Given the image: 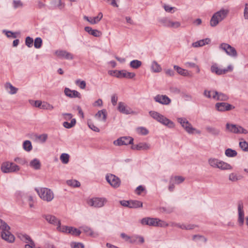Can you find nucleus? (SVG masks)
I'll list each match as a JSON object with an SVG mask.
<instances>
[{
  "label": "nucleus",
  "mask_w": 248,
  "mask_h": 248,
  "mask_svg": "<svg viewBox=\"0 0 248 248\" xmlns=\"http://www.w3.org/2000/svg\"><path fill=\"white\" fill-rule=\"evenodd\" d=\"M137 132L143 135H146L148 134L149 131L148 130L143 127H140L137 128Z\"/></svg>",
  "instance_id": "nucleus-49"
},
{
  "label": "nucleus",
  "mask_w": 248,
  "mask_h": 248,
  "mask_svg": "<svg viewBox=\"0 0 248 248\" xmlns=\"http://www.w3.org/2000/svg\"><path fill=\"white\" fill-rule=\"evenodd\" d=\"M206 132L214 137H217L220 135L221 131L219 129L210 126L205 127Z\"/></svg>",
  "instance_id": "nucleus-24"
},
{
  "label": "nucleus",
  "mask_w": 248,
  "mask_h": 248,
  "mask_svg": "<svg viewBox=\"0 0 248 248\" xmlns=\"http://www.w3.org/2000/svg\"><path fill=\"white\" fill-rule=\"evenodd\" d=\"M42 40L40 37L36 38L34 40V46L36 48H39L41 47Z\"/></svg>",
  "instance_id": "nucleus-46"
},
{
  "label": "nucleus",
  "mask_w": 248,
  "mask_h": 248,
  "mask_svg": "<svg viewBox=\"0 0 248 248\" xmlns=\"http://www.w3.org/2000/svg\"><path fill=\"white\" fill-rule=\"evenodd\" d=\"M23 147L24 149L27 152L31 151L32 148L31 142L30 140H25L23 142Z\"/></svg>",
  "instance_id": "nucleus-39"
},
{
  "label": "nucleus",
  "mask_w": 248,
  "mask_h": 248,
  "mask_svg": "<svg viewBox=\"0 0 248 248\" xmlns=\"http://www.w3.org/2000/svg\"><path fill=\"white\" fill-rule=\"evenodd\" d=\"M19 167L12 162H5L2 163L1 170L3 173H11L19 170Z\"/></svg>",
  "instance_id": "nucleus-5"
},
{
  "label": "nucleus",
  "mask_w": 248,
  "mask_h": 248,
  "mask_svg": "<svg viewBox=\"0 0 248 248\" xmlns=\"http://www.w3.org/2000/svg\"><path fill=\"white\" fill-rule=\"evenodd\" d=\"M225 155L229 157H235L237 155V152L235 150L228 148L225 150Z\"/></svg>",
  "instance_id": "nucleus-36"
},
{
  "label": "nucleus",
  "mask_w": 248,
  "mask_h": 248,
  "mask_svg": "<svg viewBox=\"0 0 248 248\" xmlns=\"http://www.w3.org/2000/svg\"><path fill=\"white\" fill-rule=\"evenodd\" d=\"M76 83L78 85V86L82 89H84L86 87V82L85 81H80V80H77L76 81Z\"/></svg>",
  "instance_id": "nucleus-55"
},
{
  "label": "nucleus",
  "mask_w": 248,
  "mask_h": 248,
  "mask_svg": "<svg viewBox=\"0 0 248 248\" xmlns=\"http://www.w3.org/2000/svg\"><path fill=\"white\" fill-rule=\"evenodd\" d=\"M217 168L221 170H232V167L229 164L220 160Z\"/></svg>",
  "instance_id": "nucleus-34"
},
{
  "label": "nucleus",
  "mask_w": 248,
  "mask_h": 248,
  "mask_svg": "<svg viewBox=\"0 0 248 248\" xmlns=\"http://www.w3.org/2000/svg\"><path fill=\"white\" fill-rule=\"evenodd\" d=\"M239 146L244 151H248V143L245 141H240Z\"/></svg>",
  "instance_id": "nucleus-50"
},
{
  "label": "nucleus",
  "mask_w": 248,
  "mask_h": 248,
  "mask_svg": "<svg viewBox=\"0 0 248 248\" xmlns=\"http://www.w3.org/2000/svg\"><path fill=\"white\" fill-rule=\"evenodd\" d=\"M107 202L105 198H93L87 201L88 204L95 208H100L103 207Z\"/></svg>",
  "instance_id": "nucleus-6"
},
{
  "label": "nucleus",
  "mask_w": 248,
  "mask_h": 248,
  "mask_svg": "<svg viewBox=\"0 0 248 248\" xmlns=\"http://www.w3.org/2000/svg\"><path fill=\"white\" fill-rule=\"evenodd\" d=\"M76 124V119H72L70 123H68V122H64L63 123V126L66 128H71L74 126Z\"/></svg>",
  "instance_id": "nucleus-38"
},
{
  "label": "nucleus",
  "mask_w": 248,
  "mask_h": 248,
  "mask_svg": "<svg viewBox=\"0 0 248 248\" xmlns=\"http://www.w3.org/2000/svg\"><path fill=\"white\" fill-rule=\"evenodd\" d=\"M129 208H137L142 207V202L139 201L131 200L129 201Z\"/></svg>",
  "instance_id": "nucleus-30"
},
{
  "label": "nucleus",
  "mask_w": 248,
  "mask_h": 248,
  "mask_svg": "<svg viewBox=\"0 0 248 248\" xmlns=\"http://www.w3.org/2000/svg\"><path fill=\"white\" fill-rule=\"evenodd\" d=\"M232 70V67L231 65L228 66L227 68L223 69L218 68L216 64H213L211 67V71L212 73H215L217 75L224 74L228 71H231Z\"/></svg>",
  "instance_id": "nucleus-12"
},
{
  "label": "nucleus",
  "mask_w": 248,
  "mask_h": 248,
  "mask_svg": "<svg viewBox=\"0 0 248 248\" xmlns=\"http://www.w3.org/2000/svg\"><path fill=\"white\" fill-rule=\"evenodd\" d=\"M61 232H68V233L76 236H78L81 233V232L79 230L72 227H68L66 226H62Z\"/></svg>",
  "instance_id": "nucleus-16"
},
{
  "label": "nucleus",
  "mask_w": 248,
  "mask_h": 248,
  "mask_svg": "<svg viewBox=\"0 0 248 248\" xmlns=\"http://www.w3.org/2000/svg\"><path fill=\"white\" fill-rule=\"evenodd\" d=\"M84 19L90 22L91 24H95L98 23L95 17H89L87 16H84Z\"/></svg>",
  "instance_id": "nucleus-48"
},
{
  "label": "nucleus",
  "mask_w": 248,
  "mask_h": 248,
  "mask_svg": "<svg viewBox=\"0 0 248 248\" xmlns=\"http://www.w3.org/2000/svg\"><path fill=\"white\" fill-rule=\"evenodd\" d=\"M242 178V176L240 175H237L236 173H232L229 175V179L230 181L232 182H235L237 180H240Z\"/></svg>",
  "instance_id": "nucleus-44"
},
{
  "label": "nucleus",
  "mask_w": 248,
  "mask_h": 248,
  "mask_svg": "<svg viewBox=\"0 0 248 248\" xmlns=\"http://www.w3.org/2000/svg\"><path fill=\"white\" fill-rule=\"evenodd\" d=\"M13 4L15 8L21 7L23 6V4L20 0H14Z\"/></svg>",
  "instance_id": "nucleus-63"
},
{
  "label": "nucleus",
  "mask_w": 248,
  "mask_h": 248,
  "mask_svg": "<svg viewBox=\"0 0 248 248\" xmlns=\"http://www.w3.org/2000/svg\"><path fill=\"white\" fill-rule=\"evenodd\" d=\"M95 116L97 118H100L102 116V120L104 122H106L107 116V113L106 109H103L101 110H99L95 114Z\"/></svg>",
  "instance_id": "nucleus-33"
},
{
  "label": "nucleus",
  "mask_w": 248,
  "mask_h": 248,
  "mask_svg": "<svg viewBox=\"0 0 248 248\" xmlns=\"http://www.w3.org/2000/svg\"><path fill=\"white\" fill-rule=\"evenodd\" d=\"M174 69L177 71V72L180 75L191 78L192 74L186 69H184L177 65L173 66Z\"/></svg>",
  "instance_id": "nucleus-20"
},
{
  "label": "nucleus",
  "mask_w": 248,
  "mask_h": 248,
  "mask_svg": "<svg viewBox=\"0 0 248 248\" xmlns=\"http://www.w3.org/2000/svg\"><path fill=\"white\" fill-rule=\"evenodd\" d=\"M196 226L193 224H181V226H180V228L182 229L185 230H192L195 228Z\"/></svg>",
  "instance_id": "nucleus-47"
},
{
  "label": "nucleus",
  "mask_w": 248,
  "mask_h": 248,
  "mask_svg": "<svg viewBox=\"0 0 248 248\" xmlns=\"http://www.w3.org/2000/svg\"><path fill=\"white\" fill-rule=\"evenodd\" d=\"M210 42V39L206 38L195 42L193 43L192 45L194 47H198L200 46H202L206 44H208Z\"/></svg>",
  "instance_id": "nucleus-27"
},
{
  "label": "nucleus",
  "mask_w": 248,
  "mask_h": 248,
  "mask_svg": "<svg viewBox=\"0 0 248 248\" xmlns=\"http://www.w3.org/2000/svg\"><path fill=\"white\" fill-rule=\"evenodd\" d=\"M69 155L66 153L62 154L60 156V160L63 164H67L69 162Z\"/></svg>",
  "instance_id": "nucleus-45"
},
{
  "label": "nucleus",
  "mask_w": 248,
  "mask_h": 248,
  "mask_svg": "<svg viewBox=\"0 0 248 248\" xmlns=\"http://www.w3.org/2000/svg\"><path fill=\"white\" fill-rule=\"evenodd\" d=\"M229 11L228 9H221L220 11L215 13L212 16L210 24L212 27L216 26L219 22L226 17Z\"/></svg>",
  "instance_id": "nucleus-1"
},
{
  "label": "nucleus",
  "mask_w": 248,
  "mask_h": 248,
  "mask_svg": "<svg viewBox=\"0 0 248 248\" xmlns=\"http://www.w3.org/2000/svg\"><path fill=\"white\" fill-rule=\"evenodd\" d=\"M185 180V178L180 176H176L170 179V183H174L176 184H179L183 182Z\"/></svg>",
  "instance_id": "nucleus-35"
},
{
  "label": "nucleus",
  "mask_w": 248,
  "mask_h": 248,
  "mask_svg": "<svg viewBox=\"0 0 248 248\" xmlns=\"http://www.w3.org/2000/svg\"><path fill=\"white\" fill-rule=\"evenodd\" d=\"M121 237L125 240V241L130 242L131 236H128L126 234L123 232L121 233Z\"/></svg>",
  "instance_id": "nucleus-64"
},
{
  "label": "nucleus",
  "mask_w": 248,
  "mask_h": 248,
  "mask_svg": "<svg viewBox=\"0 0 248 248\" xmlns=\"http://www.w3.org/2000/svg\"><path fill=\"white\" fill-rule=\"evenodd\" d=\"M118 109L121 113L125 114H129L132 112L131 109L125 106L124 104L122 102L119 103Z\"/></svg>",
  "instance_id": "nucleus-25"
},
{
  "label": "nucleus",
  "mask_w": 248,
  "mask_h": 248,
  "mask_svg": "<svg viewBox=\"0 0 248 248\" xmlns=\"http://www.w3.org/2000/svg\"><path fill=\"white\" fill-rule=\"evenodd\" d=\"M149 114L153 119L169 128H173L175 126L173 122L157 112L150 111H149Z\"/></svg>",
  "instance_id": "nucleus-2"
},
{
  "label": "nucleus",
  "mask_w": 248,
  "mask_h": 248,
  "mask_svg": "<svg viewBox=\"0 0 248 248\" xmlns=\"http://www.w3.org/2000/svg\"><path fill=\"white\" fill-rule=\"evenodd\" d=\"M5 87L11 94H14L17 93L18 89L14 87L10 83L7 82L5 85Z\"/></svg>",
  "instance_id": "nucleus-29"
},
{
  "label": "nucleus",
  "mask_w": 248,
  "mask_h": 248,
  "mask_svg": "<svg viewBox=\"0 0 248 248\" xmlns=\"http://www.w3.org/2000/svg\"><path fill=\"white\" fill-rule=\"evenodd\" d=\"M35 191L38 193L40 198L47 202L51 201L54 199V193L53 191L47 188H36Z\"/></svg>",
  "instance_id": "nucleus-3"
},
{
  "label": "nucleus",
  "mask_w": 248,
  "mask_h": 248,
  "mask_svg": "<svg viewBox=\"0 0 248 248\" xmlns=\"http://www.w3.org/2000/svg\"><path fill=\"white\" fill-rule=\"evenodd\" d=\"M165 73L168 76L170 77H173L175 74L174 71L170 69H165Z\"/></svg>",
  "instance_id": "nucleus-62"
},
{
  "label": "nucleus",
  "mask_w": 248,
  "mask_h": 248,
  "mask_svg": "<svg viewBox=\"0 0 248 248\" xmlns=\"http://www.w3.org/2000/svg\"><path fill=\"white\" fill-rule=\"evenodd\" d=\"M67 184L72 187H77L80 186V183L76 180H69L66 182Z\"/></svg>",
  "instance_id": "nucleus-41"
},
{
  "label": "nucleus",
  "mask_w": 248,
  "mask_h": 248,
  "mask_svg": "<svg viewBox=\"0 0 248 248\" xmlns=\"http://www.w3.org/2000/svg\"><path fill=\"white\" fill-rule=\"evenodd\" d=\"M157 218L144 217L141 220L140 222L142 225H146L151 226H157Z\"/></svg>",
  "instance_id": "nucleus-18"
},
{
  "label": "nucleus",
  "mask_w": 248,
  "mask_h": 248,
  "mask_svg": "<svg viewBox=\"0 0 248 248\" xmlns=\"http://www.w3.org/2000/svg\"><path fill=\"white\" fill-rule=\"evenodd\" d=\"M177 121L187 133L192 134L196 130V129L192 127L191 124L186 118H179L177 119Z\"/></svg>",
  "instance_id": "nucleus-8"
},
{
  "label": "nucleus",
  "mask_w": 248,
  "mask_h": 248,
  "mask_svg": "<svg viewBox=\"0 0 248 248\" xmlns=\"http://www.w3.org/2000/svg\"><path fill=\"white\" fill-rule=\"evenodd\" d=\"M214 91H207V90H205L204 91L203 94L206 97H207L208 98H211V97H212L213 92Z\"/></svg>",
  "instance_id": "nucleus-60"
},
{
  "label": "nucleus",
  "mask_w": 248,
  "mask_h": 248,
  "mask_svg": "<svg viewBox=\"0 0 248 248\" xmlns=\"http://www.w3.org/2000/svg\"><path fill=\"white\" fill-rule=\"evenodd\" d=\"M107 182L113 187L116 188L120 186L121 181L120 179L115 175L110 174L106 175Z\"/></svg>",
  "instance_id": "nucleus-9"
},
{
  "label": "nucleus",
  "mask_w": 248,
  "mask_h": 248,
  "mask_svg": "<svg viewBox=\"0 0 248 248\" xmlns=\"http://www.w3.org/2000/svg\"><path fill=\"white\" fill-rule=\"evenodd\" d=\"M22 240L25 241L26 243L30 242L31 245L34 244V242L32 240L31 237L26 234H24L22 235Z\"/></svg>",
  "instance_id": "nucleus-52"
},
{
  "label": "nucleus",
  "mask_w": 248,
  "mask_h": 248,
  "mask_svg": "<svg viewBox=\"0 0 248 248\" xmlns=\"http://www.w3.org/2000/svg\"><path fill=\"white\" fill-rule=\"evenodd\" d=\"M139 150H147L150 148V145L146 142H140L138 144Z\"/></svg>",
  "instance_id": "nucleus-40"
},
{
  "label": "nucleus",
  "mask_w": 248,
  "mask_h": 248,
  "mask_svg": "<svg viewBox=\"0 0 248 248\" xmlns=\"http://www.w3.org/2000/svg\"><path fill=\"white\" fill-rule=\"evenodd\" d=\"M5 228L10 229V227L5 222L3 221L1 219V222H0V229L2 231Z\"/></svg>",
  "instance_id": "nucleus-61"
},
{
  "label": "nucleus",
  "mask_w": 248,
  "mask_h": 248,
  "mask_svg": "<svg viewBox=\"0 0 248 248\" xmlns=\"http://www.w3.org/2000/svg\"><path fill=\"white\" fill-rule=\"evenodd\" d=\"M152 69L154 72H159L162 68L160 65L155 61H154L152 64Z\"/></svg>",
  "instance_id": "nucleus-37"
},
{
  "label": "nucleus",
  "mask_w": 248,
  "mask_h": 248,
  "mask_svg": "<svg viewBox=\"0 0 248 248\" xmlns=\"http://www.w3.org/2000/svg\"><path fill=\"white\" fill-rule=\"evenodd\" d=\"M141 62L140 61L136 60L132 61L130 63V66L135 69H137L141 65Z\"/></svg>",
  "instance_id": "nucleus-43"
},
{
  "label": "nucleus",
  "mask_w": 248,
  "mask_h": 248,
  "mask_svg": "<svg viewBox=\"0 0 248 248\" xmlns=\"http://www.w3.org/2000/svg\"><path fill=\"white\" fill-rule=\"evenodd\" d=\"M180 25L181 24L179 22H173L170 20L169 28H178L180 26Z\"/></svg>",
  "instance_id": "nucleus-57"
},
{
  "label": "nucleus",
  "mask_w": 248,
  "mask_h": 248,
  "mask_svg": "<svg viewBox=\"0 0 248 248\" xmlns=\"http://www.w3.org/2000/svg\"><path fill=\"white\" fill-rule=\"evenodd\" d=\"M133 139L130 137H123L114 140L113 143L115 145L121 146L133 143Z\"/></svg>",
  "instance_id": "nucleus-13"
},
{
  "label": "nucleus",
  "mask_w": 248,
  "mask_h": 248,
  "mask_svg": "<svg viewBox=\"0 0 248 248\" xmlns=\"http://www.w3.org/2000/svg\"><path fill=\"white\" fill-rule=\"evenodd\" d=\"M219 48L225 51L228 55L233 57H236L237 55L235 49L228 44L222 43Z\"/></svg>",
  "instance_id": "nucleus-10"
},
{
  "label": "nucleus",
  "mask_w": 248,
  "mask_h": 248,
  "mask_svg": "<svg viewBox=\"0 0 248 248\" xmlns=\"http://www.w3.org/2000/svg\"><path fill=\"white\" fill-rule=\"evenodd\" d=\"M71 246L72 248H84V246L82 243H77V242H73L71 244Z\"/></svg>",
  "instance_id": "nucleus-54"
},
{
  "label": "nucleus",
  "mask_w": 248,
  "mask_h": 248,
  "mask_svg": "<svg viewBox=\"0 0 248 248\" xmlns=\"http://www.w3.org/2000/svg\"><path fill=\"white\" fill-rule=\"evenodd\" d=\"M42 108L44 109L52 110L54 108V107L52 105L47 103H44L42 106Z\"/></svg>",
  "instance_id": "nucleus-59"
},
{
  "label": "nucleus",
  "mask_w": 248,
  "mask_h": 248,
  "mask_svg": "<svg viewBox=\"0 0 248 248\" xmlns=\"http://www.w3.org/2000/svg\"><path fill=\"white\" fill-rule=\"evenodd\" d=\"M33 40V39L29 36L27 37L25 40L26 45L29 47L32 46Z\"/></svg>",
  "instance_id": "nucleus-53"
},
{
  "label": "nucleus",
  "mask_w": 248,
  "mask_h": 248,
  "mask_svg": "<svg viewBox=\"0 0 248 248\" xmlns=\"http://www.w3.org/2000/svg\"><path fill=\"white\" fill-rule=\"evenodd\" d=\"M64 93L65 95L70 98H81L80 93L76 90H71L68 88H65L64 89Z\"/></svg>",
  "instance_id": "nucleus-19"
},
{
  "label": "nucleus",
  "mask_w": 248,
  "mask_h": 248,
  "mask_svg": "<svg viewBox=\"0 0 248 248\" xmlns=\"http://www.w3.org/2000/svg\"><path fill=\"white\" fill-rule=\"evenodd\" d=\"M154 100L155 102H158L163 105H169L171 100L166 95L158 94L154 97Z\"/></svg>",
  "instance_id": "nucleus-15"
},
{
  "label": "nucleus",
  "mask_w": 248,
  "mask_h": 248,
  "mask_svg": "<svg viewBox=\"0 0 248 248\" xmlns=\"http://www.w3.org/2000/svg\"><path fill=\"white\" fill-rule=\"evenodd\" d=\"M64 6V4L62 3V0H55V7L59 9H62Z\"/></svg>",
  "instance_id": "nucleus-51"
},
{
  "label": "nucleus",
  "mask_w": 248,
  "mask_h": 248,
  "mask_svg": "<svg viewBox=\"0 0 248 248\" xmlns=\"http://www.w3.org/2000/svg\"><path fill=\"white\" fill-rule=\"evenodd\" d=\"M55 54L60 58H63L67 60L73 59V55L65 50H57L55 52Z\"/></svg>",
  "instance_id": "nucleus-23"
},
{
  "label": "nucleus",
  "mask_w": 248,
  "mask_h": 248,
  "mask_svg": "<svg viewBox=\"0 0 248 248\" xmlns=\"http://www.w3.org/2000/svg\"><path fill=\"white\" fill-rule=\"evenodd\" d=\"M42 217L49 224L57 226V229L61 232L62 226H61V222L60 219L57 218L55 216L50 214L43 215Z\"/></svg>",
  "instance_id": "nucleus-7"
},
{
  "label": "nucleus",
  "mask_w": 248,
  "mask_h": 248,
  "mask_svg": "<svg viewBox=\"0 0 248 248\" xmlns=\"http://www.w3.org/2000/svg\"><path fill=\"white\" fill-rule=\"evenodd\" d=\"M243 205L242 202H239L238 203V222L243 224L244 221V213L243 210Z\"/></svg>",
  "instance_id": "nucleus-22"
},
{
  "label": "nucleus",
  "mask_w": 248,
  "mask_h": 248,
  "mask_svg": "<svg viewBox=\"0 0 248 248\" xmlns=\"http://www.w3.org/2000/svg\"><path fill=\"white\" fill-rule=\"evenodd\" d=\"M212 98L216 100L223 101H227L229 99V96L226 94L218 92L217 91L213 92Z\"/></svg>",
  "instance_id": "nucleus-17"
},
{
  "label": "nucleus",
  "mask_w": 248,
  "mask_h": 248,
  "mask_svg": "<svg viewBox=\"0 0 248 248\" xmlns=\"http://www.w3.org/2000/svg\"><path fill=\"white\" fill-rule=\"evenodd\" d=\"M157 226L161 227H166L168 226L169 224L166 223L165 221L161 220L157 218Z\"/></svg>",
  "instance_id": "nucleus-56"
},
{
  "label": "nucleus",
  "mask_w": 248,
  "mask_h": 248,
  "mask_svg": "<svg viewBox=\"0 0 248 248\" xmlns=\"http://www.w3.org/2000/svg\"><path fill=\"white\" fill-rule=\"evenodd\" d=\"M88 125L89 126V127H90V128H91L92 130L95 131V132H99V129L96 127L95 125H94V124L92 123H89L88 122Z\"/></svg>",
  "instance_id": "nucleus-58"
},
{
  "label": "nucleus",
  "mask_w": 248,
  "mask_h": 248,
  "mask_svg": "<svg viewBox=\"0 0 248 248\" xmlns=\"http://www.w3.org/2000/svg\"><path fill=\"white\" fill-rule=\"evenodd\" d=\"M138 242L142 244L144 242V239L142 236L138 235H134L131 236L130 243L134 244Z\"/></svg>",
  "instance_id": "nucleus-28"
},
{
  "label": "nucleus",
  "mask_w": 248,
  "mask_h": 248,
  "mask_svg": "<svg viewBox=\"0 0 248 248\" xmlns=\"http://www.w3.org/2000/svg\"><path fill=\"white\" fill-rule=\"evenodd\" d=\"M220 160L215 158H210L208 162L210 166L214 168H217Z\"/></svg>",
  "instance_id": "nucleus-32"
},
{
  "label": "nucleus",
  "mask_w": 248,
  "mask_h": 248,
  "mask_svg": "<svg viewBox=\"0 0 248 248\" xmlns=\"http://www.w3.org/2000/svg\"><path fill=\"white\" fill-rule=\"evenodd\" d=\"M118 75V78H133L136 76L134 73L127 72L125 70H120V72H117Z\"/></svg>",
  "instance_id": "nucleus-21"
},
{
  "label": "nucleus",
  "mask_w": 248,
  "mask_h": 248,
  "mask_svg": "<svg viewBox=\"0 0 248 248\" xmlns=\"http://www.w3.org/2000/svg\"><path fill=\"white\" fill-rule=\"evenodd\" d=\"M30 165L35 170H39L41 168L40 162L36 158H34L31 160L30 163Z\"/></svg>",
  "instance_id": "nucleus-31"
},
{
  "label": "nucleus",
  "mask_w": 248,
  "mask_h": 248,
  "mask_svg": "<svg viewBox=\"0 0 248 248\" xmlns=\"http://www.w3.org/2000/svg\"><path fill=\"white\" fill-rule=\"evenodd\" d=\"M226 130L232 133L237 134H246L248 133V130L241 126L230 123H227L226 124Z\"/></svg>",
  "instance_id": "nucleus-4"
},
{
  "label": "nucleus",
  "mask_w": 248,
  "mask_h": 248,
  "mask_svg": "<svg viewBox=\"0 0 248 248\" xmlns=\"http://www.w3.org/2000/svg\"><path fill=\"white\" fill-rule=\"evenodd\" d=\"M10 229L5 228L1 232V235L3 239L5 241L12 243L15 240V236L10 232Z\"/></svg>",
  "instance_id": "nucleus-14"
},
{
  "label": "nucleus",
  "mask_w": 248,
  "mask_h": 248,
  "mask_svg": "<svg viewBox=\"0 0 248 248\" xmlns=\"http://www.w3.org/2000/svg\"><path fill=\"white\" fill-rule=\"evenodd\" d=\"M84 30L89 34L94 37H99L102 35V32L100 31L97 30L93 29L90 27H85Z\"/></svg>",
  "instance_id": "nucleus-26"
},
{
  "label": "nucleus",
  "mask_w": 248,
  "mask_h": 248,
  "mask_svg": "<svg viewBox=\"0 0 248 248\" xmlns=\"http://www.w3.org/2000/svg\"><path fill=\"white\" fill-rule=\"evenodd\" d=\"M215 108L218 111L223 112L233 109L235 107L230 104L225 102L217 103Z\"/></svg>",
  "instance_id": "nucleus-11"
},
{
  "label": "nucleus",
  "mask_w": 248,
  "mask_h": 248,
  "mask_svg": "<svg viewBox=\"0 0 248 248\" xmlns=\"http://www.w3.org/2000/svg\"><path fill=\"white\" fill-rule=\"evenodd\" d=\"M159 22L163 26L169 27L170 26V20L167 17H163L158 20Z\"/></svg>",
  "instance_id": "nucleus-42"
}]
</instances>
